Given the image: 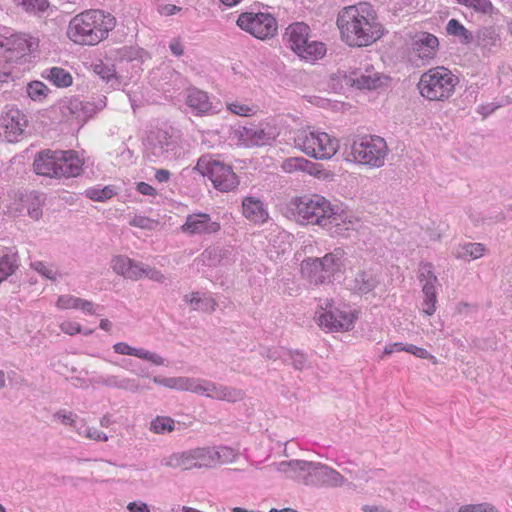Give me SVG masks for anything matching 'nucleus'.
<instances>
[{
  "label": "nucleus",
  "mask_w": 512,
  "mask_h": 512,
  "mask_svg": "<svg viewBox=\"0 0 512 512\" xmlns=\"http://www.w3.org/2000/svg\"><path fill=\"white\" fill-rule=\"evenodd\" d=\"M337 26L342 39L353 47L368 46L383 34L382 25L367 3L345 7L338 15Z\"/></svg>",
  "instance_id": "nucleus-1"
},
{
  "label": "nucleus",
  "mask_w": 512,
  "mask_h": 512,
  "mask_svg": "<svg viewBox=\"0 0 512 512\" xmlns=\"http://www.w3.org/2000/svg\"><path fill=\"white\" fill-rule=\"evenodd\" d=\"M276 470L308 486L341 487L347 483L340 472L320 462L298 459L282 461L276 465Z\"/></svg>",
  "instance_id": "nucleus-2"
},
{
  "label": "nucleus",
  "mask_w": 512,
  "mask_h": 512,
  "mask_svg": "<svg viewBox=\"0 0 512 512\" xmlns=\"http://www.w3.org/2000/svg\"><path fill=\"white\" fill-rule=\"evenodd\" d=\"M115 25L116 19L110 13L91 9L72 18L67 34L77 44L96 45L108 36Z\"/></svg>",
  "instance_id": "nucleus-3"
},
{
  "label": "nucleus",
  "mask_w": 512,
  "mask_h": 512,
  "mask_svg": "<svg viewBox=\"0 0 512 512\" xmlns=\"http://www.w3.org/2000/svg\"><path fill=\"white\" fill-rule=\"evenodd\" d=\"M33 169L38 175L69 178L80 175L82 164L73 151L44 150L36 155Z\"/></svg>",
  "instance_id": "nucleus-4"
},
{
  "label": "nucleus",
  "mask_w": 512,
  "mask_h": 512,
  "mask_svg": "<svg viewBox=\"0 0 512 512\" xmlns=\"http://www.w3.org/2000/svg\"><path fill=\"white\" fill-rule=\"evenodd\" d=\"M293 204L296 219L301 224L318 225L323 228L336 219L330 201L323 196H303L296 198Z\"/></svg>",
  "instance_id": "nucleus-5"
},
{
  "label": "nucleus",
  "mask_w": 512,
  "mask_h": 512,
  "mask_svg": "<svg viewBox=\"0 0 512 512\" xmlns=\"http://www.w3.org/2000/svg\"><path fill=\"white\" fill-rule=\"evenodd\" d=\"M458 78L447 68L438 66L421 75L418 83L420 94L434 101H443L454 92Z\"/></svg>",
  "instance_id": "nucleus-6"
},
{
  "label": "nucleus",
  "mask_w": 512,
  "mask_h": 512,
  "mask_svg": "<svg viewBox=\"0 0 512 512\" xmlns=\"http://www.w3.org/2000/svg\"><path fill=\"white\" fill-rule=\"evenodd\" d=\"M294 143L306 155L315 159H330L338 149V141L325 132L313 130L311 127L301 128L294 132Z\"/></svg>",
  "instance_id": "nucleus-7"
},
{
  "label": "nucleus",
  "mask_w": 512,
  "mask_h": 512,
  "mask_svg": "<svg viewBox=\"0 0 512 512\" xmlns=\"http://www.w3.org/2000/svg\"><path fill=\"white\" fill-rule=\"evenodd\" d=\"M350 150V155L356 162L377 168L384 165L388 152L385 140L379 136L356 139L352 142Z\"/></svg>",
  "instance_id": "nucleus-8"
},
{
  "label": "nucleus",
  "mask_w": 512,
  "mask_h": 512,
  "mask_svg": "<svg viewBox=\"0 0 512 512\" xmlns=\"http://www.w3.org/2000/svg\"><path fill=\"white\" fill-rule=\"evenodd\" d=\"M310 27L303 22L290 24L284 33V40L288 43L290 49L302 59L316 61L326 54L325 44L319 41H313L306 49L300 48V43L309 37Z\"/></svg>",
  "instance_id": "nucleus-9"
},
{
  "label": "nucleus",
  "mask_w": 512,
  "mask_h": 512,
  "mask_svg": "<svg viewBox=\"0 0 512 512\" xmlns=\"http://www.w3.org/2000/svg\"><path fill=\"white\" fill-rule=\"evenodd\" d=\"M195 170L199 171L203 176H207L212 181L214 187L222 192L231 191L239 184L232 167L217 160L211 161L200 158Z\"/></svg>",
  "instance_id": "nucleus-10"
},
{
  "label": "nucleus",
  "mask_w": 512,
  "mask_h": 512,
  "mask_svg": "<svg viewBox=\"0 0 512 512\" xmlns=\"http://www.w3.org/2000/svg\"><path fill=\"white\" fill-rule=\"evenodd\" d=\"M237 25L260 40L273 37L277 31V22L268 13H242L238 17Z\"/></svg>",
  "instance_id": "nucleus-11"
},
{
  "label": "nucleus",
  "mask_w": 512,
  "mask_h": 512,
  "mask_svg": "<svg viewBox=\"0 0 512 512\" xmlns=\"http://www.w3.org/2000/svg\"><path fill=\"white\" fill-rule=\"evenodd\" d=\"M105 106L104 100L98 103L83 102L77 97L67 98L60 102L58 110L61 114V121L84 123L91 118L97 111Z\"/></svg>",
  "instance_id": "nucleus-12"
},
{
  "label": "nucleus",
  "mask_w": 512,
  "mask_h": 512,
  "mask_svg": "<svg viewBox=\"0 0 512 512\" xmlns=\"http://www.w3.org/2000/svg\"><path fill=\"white\" fill-rule=\"evenodd\" d=\"M232 138L238 141V145L254 147L269 144L276 137L271 127L250 124L249 126H236L232 131Z\"/></svg>",
  "instance_id": "nucleus-13"
},
{
  "label": "nucleus",
  "mask_w": 512,
  "mask_h": 512,
  "mask_svg": "<svg viewBox=\"0 0 512 512\" xmlns=\"http://www.w3.org/2000/svg\"><path fill=\"white\" fill-rule=\"evenodd\" d=\"M37 45V40L26 34H11L0 41V47L7 53L5 57L8 61L25 57L32 52Z\"/></svg>",
  "instance_id": "nucleus-14"
},
{
  "label": "nucleus",
  "mask_w": 512,
  "mask_h": 512,
  "mask_svg": "<svg viewBox=\"0 0 512 512\" xmlns=\"http://www.w3.org/2000/svg\"><path fill=\"white\" fill-rule=\"evenodd\" d=\"M419 281L422 285V292L424 294L423 312L431 316L436 311V288L435 284L438 282L436 275L432 270L431 263H421L419 268Z\"/></svg>",
  "instance_id": "nucleus-15"
},
{
  "label": "nucleus",
  "mask_w": 512,
  "mask_h": 512,
  "mask_svg": "<svg viewBox=\"0 0 512 512\" xmlns=\"http://www.w3.org/2000/svg\"><path fill=\"white\" fill-rule=\"evenodd\" d=\"M355 316L351 311L335 309L322 313L318 317V324L328 331H349L353 328Z\"/></svg>",
  "instance_id": "nucleus-16"
},
{
  "label": "nucleus",
  "mask_w": 512,
  "mask_h": 512,
  "mask_svg": "<svg viewBox=\"0 0 512 512\" xmlns=\"http://www.w3.org/2000/svg\"><path fill=\"white\" fill-rule=\"evenodd\" d=\"M220 230V224L212 221L206 213L188 215L181 231L189 235L214 234Z\"/></svg>",
  "instance_id": "nucleus-17"
},
{
  "label": "nucleus",
  "mask_w": 512,
  "mask_h": 512,
  "mask_svg": "<svg viewBox=\"0 0 512 512\" xmlns=\"http://www.w3.org/2000/svg\"><path fill=\"white\" fill-rule=\"evenodd\" d=\"M1 125L3 127L4 137L8 142H15L23 133L27 125L25 115L18 109H10L2 117Z\"/></svg>",
  "instance_id": "nucleus-18"
},
{
  "label": "nucleus",
  "mask_w": 512,
  "mask_h": 512,
  "mask_svg": "<svg viewBox=\"0 0 512 512\" xmlns=\"http://www.w3.org/2000/svg\"><path fill=\"white\" fill-rule=\"evenodd\" d=\"M99 385L129 391L131 393H140L144 390H150V386H144L135 378L120 377L118 375L100 376L97 379Z\"/></svg>",
  "instance_id": "nucleus-19"
},
{
  "label": "nucleus",
  "mask_w": 512,
  "mask_h": 512,
  "mask_svg": "<svg viewBox=\"0 0 512 512\" xmlns=\"http://www.w3.org/2000/svg\"><path fill=\"white\" fill-rule=\"evenodd\" d=\"M439 41L436 36L423 32L418 35L413 43V52L419 59L429 62L436 55Z\"/></svg>",
  "instance_id": "nucleus-20"
},
{
  "label": "nucleus",
  "mask_w": 512,
  "mask_h": 512,
  "mask_svg": "<svg viewBox=\"0 0 512 512\" xmlns=\"http://www.w3.org/2000/svg\"><path fill=\"white\" fill-rule=\"evenodd\" d=\"M111 267L115 273L126 279H141L142 264L128 258L127 256L118 255L112 259Z\"/></svg>",
  "instance_id": "nucleus-21"
},
{
  "label": "nucleus",
  "mask_w": 512,
  "mask_h": 512,
  "mask_svg": "<svg viewBox=\"0 0 512 512\" xmlns=\"http://www.w3.org/2000/svg\"><path fill=\"white\" fill-rule=\"evenodd\" d=\"M113 349L118 354L135 356L137 358L149 361L152 364L157 365V366L163 365L165 362V360L162 356H160L154 352L148 351L143 348L131 347L127 343H124V342H118V343L114 344Z\"/></svg>",
  "instance_id": "nucleus-22"
},
{
  "label": "nucleus",
  "mask_w": 512,
  "mask_h": 512,
  "mask_svg": "<svg viewBox=\"0 0 512 512\" xmlns=\"http://www.w3.org/2000/svg\"><path fill=\"white\" fill-rule=\"evenodd\" d=\"M301 271L310 284L321 285L330 282V277L324 273L323 267L318 259H308L302 262Z\"/></svg>",
  "instance_id": "nucleus-23"
},
{
  "label": "nucleus",
  "mask_w": 512,
  "mask_h": 512,
  "mask_svg": "<svg viewBox=\"0 0 512 512\" xmlns=\"http://www.w3.org/2000/svg\"><path fill=\"white\" fill-rule=\"evenodd\" d=\"M18 267V252L13 248L2 249L0 251V283L14 274Z\"/></svg>",
  "instance_id": "nucleus-24"
},
{
  "label": "nucleus",
  "mask_w": 512,
  "mask_h": 512,
  "mask_svg": "<svg viewBox=\"0 0 512 512\" xmlns=\"http://www.w3.org/2000/svg\"><path fill=\"white\" fill-rule=\"evenodd\" d=\"M186 103L198 115L206 114L212 108L207 93L198 88L187 90Z\"/></svg>",
  "instance_id": "nucleus-25"
},
{
  "label": "nucleus",
  "mask_w": 512,
  "mask_h": 512,
  "mask_svg": "<svg viewBox=\"0 0 512 512\" xmlns=\"http://www.w3.org/2000/svg\"><path fill=\"white\" fill-rule=\"evenodd\" d=\"M344 255L345 252L341 248H336L332 252L326 254L322 258H317L320 261L321 267L324 269V273H327L331 278L334 274L341 272L344 267Z\"/></svg>",
  "instance_id": "nucleus-26"
},
{
  "label": "nucleus",
  "mask_w": 512,
  "mask_h": 512,
  "mask_svg": "<svg viewBox=\"0 0 512 512\" xmlns=\"http://www.w3.org/2000/svg\"><path fill=\"white\" fill-rule=\"evenodd\" d=\"M243 215L254 222H264L268 214L260 200L253 197H246L242 203Z\"/></svg>",
  "instance_id": "nucleus-27"
},
{
  "label": "nucleus",
  "mask_w": 512,
  "mask_h": 512,
  "mask_svg": "<svg viewBox=\"0 0 512 512\" xmlns=\"http://www.w3.org/2000/svg\"><path fill=\"white\" fill-rule=\"evenodd\" d=\"M388 80L387 76L375 71H366L353 80V84L359 89H377Z\"/></svg>",
  "instance_id": "nucleus-28"
},
{
  "label": "nucleus",
  "mask_w": 512,
  "mask_h": 512,
  "mask_svg": "<svg viewBox=\"0 0 512 512\" xmlns=\"http://www.w3.org/2000/svg\"><path fill=\"white\" fill-rule=\"evenodd\" d=\"M56 305L61 309H80L89 314L95 313L94 304L92 302L72 295L59 296Z\"/></svg>",
  "instance_id": "nucleus-29"
},
{
  "label": "nucleus",
  "mask_w": 512,
  "mask_h": 512,
  "mask_svg": "<svg viewBox=\"0 0 512 512\" xmlns=\"http://www.w3.org/2000/svg\"><path fill=\"white\" fill-rule=\"evenodd\" d=\"M191 452L195 462V468L201 469L215 467L213 447H198L191 449Z\"/></svg>",
  "instance_id": "nucleus-30"
},
{
  "label": "nucleus",
  "mask_w": 512,
  "mask_h": 512,
  "mask_svg": "<svg viewBox=\"0 0 512 512\" xmlns=\"http://www.w3.org/2000/svg\"><path fill=\"white\" fill-rule=\"evenodd\" d=\"M152 381L155 384L162 385L169 389L190 392L192 378L185 377V376H179V377L154 376Z\"/></svg>",
  "instance_id": "nucleus-31"
},
{
  "label": "nucleus",
  "mask_w": 512,
  "mask_h": 512,
  "mask_svg": "<svg viewBox=\"0 0 512 512\" xmlns=\"http://www.w3.org/2000/svg\"><path fill=\"white\" fill-rule=\"evenodd\" d=\"M376 283L372 275L366 272H358L351 283H349V287L358 294H367L376 287Z\"/></svg>",
  "instance_id": "nucleus-32"
},
{
  "label": "nucleus",
  "mask_w": 512,
  "mask_h": 512,
  "mask_svg": "<svg viewBox=\"0 0 512 512\" xmlns=\"http://www.w3.org/2000/svg\"><path fill=\"white\" fill-rule=\"evenodd\" d=\"M477 45L482 49L490 51L493 47H495L499 40V34L495 27H483L478 30L477 35Z\"/></svg>",
  "instance_id": "nucleus-33"
},
{
  "label": "nucleus",
  "mask_w": 512,
  "mask_h": 512,
  "mask_svg": "<svg viewBox=\"0 0 512 512\" xmlns=\"http://www.w3.org/2000/svg\"><path fill=\"white\" fill-rule=\"evenodd\" d=\"M219 384L204 379L192 378L190 392L216 399Z\"/></svg>",
  "instance_id": "nucleus-34"
},
{
  "label": "nucleus",
  "mask_w": 512,
  "mask_h": 512,
  "mask_svg": "<svg viewBox=\"0 0 512 512\" xmlns=\"http://www.w3.org/2000/svg\"><path fill=\"white\" fill-rule=\"evenodd\" d=\"M486 248L481 243H465L459 245L456 250V257L463 260H475L484 255Z\"/></svg>",
  "instance_id": "nucleus-35"
},
{
  "label": "nucleus",
  "mask_w": 512,
  "mask_h": 512,
  "mask_svg": "<svg viewBox=\"0 0 512 512\" xmlns=\"http://www.w3.org/2000/svg\"><path fill=\"white\" fill-rule=\"evenodd\" d=\"M245 392L242 389L219 384L215 400L236 403L244 400Z\"/></svg>",
  "instance_id": "nucleus-36"
},
{
  "label": "nucleus",
  "mask_w": 512,
  "mask_h": 512,
  "mask_svg": "<svg viewBox=\"0 0 512 512\" xmlns=\"http://www.w3.org/2000/svg\"><path fill=\"white\" fill-rule=\"evenodd\" d=\"M175 429V421L169 416H157L150 422V431L155 434L170 433Z\"/></svg>",
  "instance_id": "nucleus-37"
},
{
  "label": "nucleus",
  "mask_w": 512,
  "mask_h": 512,
  "mask_svg": "<svg viewBox=\"0 0 512 512\" xmlns=\"http://www.w3.org/2000/svg\"><path fill=\"white\" fill-rule=\"evenodd\" d=\"M446 31L449 35L459 36L463 43L468 44L473 40L472 33L456 19L448 21Z\"/></svg>",
  "instance_id": "nucleus-38"
},
{
  "label": "nucleus",
  "mask_w": 512,
  "mask_h": 512,
  "mask_svg": "<svg viewBox=\"0 0 512 512\" xmlns=\"http://www.w3.org/2000/svg\"><path fill=\"white\" fill-rule=\"evenodd\" d=\"M224 256V250L219 247H208L205 249L198 261L206 266H216L219 264Z\"/></svg>",
  "instance_id": "nucleus-39"
},
{
  "label": "nucleus",
  "mask_w": 512,
  "mask_h": 512,
  "mask_svg": "<svg viewBox=\"0 0 512 512\" xmlns=\"http://www.w3.org/2000/svg\"><path fill=\"white\" fill-rule=\"evenodd\" d=\"M459 4H462L470 9H473L477 13L491 15L494 12V6L490 0H456Z\"/></svg>",
  "instance_id": "nucleus-40"
},
{
  "label": "nucleus",
  "mask_w": 512,
  "mask_h": 512,
  "mask_svg": "<svg viewBox=\"0 0 512 512\" xmlns=\"http://www.w3.org/2000/svg\"><path fill=\"white\" fill-rule=\"evenodd\" d=\"M14 2L26 12L33 14H40L49 8L48 0H14Z\"/></svg>",
  "instance_id": "nucleus-41"
},
{
  "label": "nucleus",
  "mask_w": 512,
  "mask_h": 512,
  "mask_svg": "<svg viewBox=\"0 0 512 512\" xmlns=\"http://www.w3.org/2000/svg\"><path fill=\"white\" fill-rule=\"evenodd\" d=\"M333 216H335V220L331 221L329 225H324L323 228L327 229L332 235H344L345 231H348L350 228L346 222V216L337 213L333 209Z\"/></svg>",
  "instance_id": "nucleus-42"
},
{
  "label": "nucleus",
  "mask_w": 512,
  "mask_h": 512,
  "mask_svg": "<svg viewBox=\"0 0 512 512\" xmlns=\"http://www.w3.org/2000/svg\"><path fill=\"white\" fill-rule=\"evenodd\" d=\"M237 453L230 447H218L214 448V460L215 466L232 463L236 460Z\"/></svg>",
  "instance_id": "nucleus-43"
},
{
  "label": "nucleus",
  "mask_w": 512,
  "mask_h": 512,
  "mask_svg": "<svg viewBox=\"0 0 512 512\" xmlns=\"http://www.w3.org/2000/svg\"><path fill=\"white\" fill-rule=\"evenodd\" d=\"M49 78L57 87H68L72 84V76L62 68H52Z\"/></svg>",
  "instance_id": "nucleus-44"
},
{
  "label": "nucleus",
  "mask_w": 512,
  "mask_h": 512,
  "mask_svg": "<svg viewBox=\"0 0 512 512\" xmlns=\"http://www.w3.org/2000/svg\"><path fill=\"white\" fill-rule=\"evenodd\" d=\"M48 91L49 89L47 86L40 81H32L27 86V93L34 101H41L44 99Z\"/></svg>",
  "instance_id": "nucleus-45"
},
{
  "label": "nucleus",
  "mask_w": 512,
  "mask_h": 512,
  "mask_svg": "<svg viewBox=\"0 0 512 512\" xmlns=\"http://www.w3.org/2000/svg\"><path fill=\"white\" fill-rule=\"evenodd\" d=\"M185 299L187 302L190 303V305L193 307L194 310H199V309H210L211 311H213L215 309V301L212 300V299H202L198 296V293H192L190 295V298L189 296H185Z\"/></svg>",
  "instance_id": "nucleus-46"
},
{
  "label": "nucleus",
  "mask_w": 512,
  "mask_h": 512,
  "mask_svg": "<svg viewBox=\"0 0 512 512\" xmlns=\"http://www.w3.org/2000/svg\"><path fill=\"white\" fill-rule=\"evenodd\" d=\"M309 165L311 163L304 158H289L283 162L282 168L285 172L291 173L298 170L307 171Z\"/></svg>",
  "instance_id": "nucleus-47"
},
{
  "label": "nucleus",
  "mask_w": 512,
  "mask_h": 512,
  "mask_svg": "<svg viewBox=\"0 0 512 512\" xmlns=\"http://www.w3.org/2000/svg\"><path fill=\"white\" fill-rule=\"evenodd\" d=\"M115 194L114 190L110 186H106L102 189L92 188L86 191V196L94 201H105L110 199Z\"/></svg>",
  "instance_id": "nucleus-48"
},
{
  "label": "nucleus",
  "mask_w": 512,
  "mask_h": 512,
  "mask_svg": "<svg viewBox=\"0 0 512 512\" xmlns=\"http://www.w3.org/2000/svg\"><path fill=\"white\" fill-rule=\"evenodd\" d=\"M31 268L41 274L43 277L55 281L57 272L53 270L52 266L42 261H35L30 264Z\"/></svg>",
  "instance_id": "nucleus-49"
},
{
  "label": "nucleus",
  "mask_w": 512,
  "mask_h": 512,
  "mask_svg": "<svg viewBox=\"0 0 512 512\" xmlns=\"http://www.w3.org/2000/svg\"><path fill=\"white\" fill-rule=\"evenodd\" d=\"M129 224L141 229L153 230L158 225V222L146 216L136 215L130 220Z\"/></svg>",
  "instance_id": "nucleus-50"
},
{
  "label": "nucleus",
  "mask_w": 512,
  "mask_h": 512,
  "mask_svg": "<svg viewBox=\"0 0 512 512\" xmlns=\"http://www.w3.org/2000/svg\"><path fill=\"white\" fill-rule=\"evenodd\" d=\"M43 200L40 195H34L32 201L28 206V214L34 220H39L42 216V206Z\"/></svg>",
  "instance_id": "nucleus-51"
},
{
  "label": "nucleus",
  "mask_w": 512,
  "mask_h": 512,
  "mask_svg": "<svg viewBox=\"0 0 512 512\" xmlns=\"http://www.w3.org/2000/svg\"><path fill=\"white\" fill-rule=\"evenodd\" d=\"M53 418L60 420L66 426L75 427L77 416L71 411L61 409L53 414Z\"/></svg>",
  "instance_id": "nucleus-52"
},
{
  "label": "nucleus",
  "mask_w": 512,
  "mask_h": 512,
  "mask_svg": "<svg viewBox=\"0 0 512 512\" xmlns=\"http://www.w3.org/2000/svg\"><path fill=\"white\" fill-rule=\"evenodd\" d=\"M84 437L88 438L90 440L96 441V442H106L108 441L109 437L106 433L98 430L95 427H85L84 430Z\"/></svg>",
  "instance_id": "nucleus-53"
},
{
  "label": "nucleus",
  "mask_w": 512,
  "mask_h": 512,
  "mask_svg": "<svg viewBox=\"0 0 512 512\" xmlns=\"http://www.w3.org/2000/svg\"><path fill=\"white\" fill-rule=\"evenodd\" d=\"M142 271L143 272H141V278L147 277L159 283H164L166 280L165 275L162 274L161 271L157 270L156 268L142 265Z\"/></svg>",
  "instance_id": "nucleus-54"
},
{
  "label": "nucleus",
  "mask_w": 512,
  "mask_h": 512,
  "mask_svg": "<svg viewBox=\"0 0 512 512\" xmlns=\"http://www.w3.org/2000/svg\"><path fill=\"white\" fill-rule=\"evenodd\" d=\"M288 355L292 360V365L296 370H302L305 367L307 362V358L301 351L298 350H288Z\"/></svg>",
  "instance_id": "nucleus-55"
},
{
  "label": "nucleus",
  "mask_w": 512,
  "mask_h": 512,
  "mask_svg": "<svg viewBox=\"0 0 512 512\" xmlns=\"http://www.w3.org/2000/svg\"><path fill=\"white\" fill-rule=\"evenodd\" d=\"M406 352L408 353H411L413 355H415L416 357L418 358H421V359H429V360H432V362L434 364L437 363V359L435 358V356H433L432 354H430L426 349L424 348H421V347H417L415 345H407V348H406Z\"/></svg>",
  "instance_id": "nucleus-56"
},
{
  "label": "nucleus",
  "mask_w": 512,
  "mask_h": 512,
  "mask_svg": "<svg viewBox=\"0 0 512 512\" xmlns=\"http://www.w3.org/2000/svg\"><path fill=\"white\" fill-rule=\"evenodd\" d=\"M493 505L489 503L469 504L459 508L458 512H490Z\"/></svg>",
  "instance_id": "nucleus-57"
},
{
  "label": "nucleus",
  "mask_w": 512,
  "mask_h": 512,
  "mask_svg": "<svg viewBox=\"0 0 512 512\" xmlns=\"http://www.w3.org/2000/svg\"><path fill=\"white\" fill-rule=\"evenodd\" d=\"M117 53L121 60L132 61L138 57L139 49L125 46L120 48Z\"/></svg>",
  "instance_id": "nucleus-58"
},
{
  "label": "nucleus",
  "mask_w": 512,
  "mask_h": 512,
  "mask_svg": "<svg viewBox=\"0 0 512 512\" xmlns=\"http://www.w3.org/2000/svg\"><path fill=\"white\" fill-rule=\"evenodd\" d=\"M180 458H181L180 459V467H182L183 470H190V469L195 468V466H194L195 462L192 457L191 449L181 452Z\"/></svg>",
  "instance_id": "nucleus-59"
},
{
  "label": "nucleus",
  "mask_w": 512,
  "mask_h": 512,
  "mask_svg": "<svg viewBox=\"0 0 512 512\" xmlns=\"http://www.w3.org/2000/svg\"><path fill=\"white\" fill-rule=\"evenodd\" d=\"M95 72L107 83L111 82L112 80L117 82L115 72L110 68L104 66H96Z\"/></svg>",
  "instance_id": "nucleus-60"
},
{
  "label": "nucleus",
  "mask_w": 512,
  "mask_h": 512,
  "mask_svg": "<svg viewBox=\"0 0 512 512\" xmlns=\"http://www.w3.org/2000/svg\"><path fill=\"white\" fill-rule=\"evenodd\" d=\"M61 330L68 335H74L82 331L81 325L73 321H64L60 325Z\"/></svg>",
  "instance_id": "nucleus-61"
},
{
  "label": "nucleus",
  "mask_w": 512,
  "mask_h": 512,
  "mask_svg": "<svg viewBox=\"0 0 512 512\" xmlns=\"http://www.w3.org/2000/svg\"><path fill=\"white\" fill-rule=\"evenodd\" d=\"M228 109L232 113H234L236 115H240V116H248L249 112L252 110L247 105H243V104H239V103H230V104H228Z\"/></svg>",
  "instance_id": "nucleus-62"
},
{
  "label": "nucleus",
  "mask_w": 512,
  "mask_h": 512,
  "mask_svg": "<svg viewBox=\"0 0 512 512\" xmlns=\"http://www.w3.org/2000/svg\"><path fill=\"white\" fill-rule=\"evenodd\" d=\"M180 459V453H173L170 456L162 459L161 464L169 468H179Z\"/></svg>",
  "instance_id": "nucleus-63"
},
{
  "label": "nucleus",
  "mask_w": 512,
  "mask_h": 512,
  "mask_svg": "<svg viewBox=\"0 0 512 512\" xmlns=\"http://www.w3.org/2000/svg\"><path fill=\"white\" fill-rule=\"evenodd\" d=\"M129 512H151L149 506L144 502H130L127 505Z\"/></svg>",
  "instance_id": "nucleus-64"
}]
</instances>
